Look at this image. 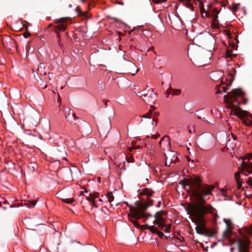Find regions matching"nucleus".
I'll return each mask as SVG.
<instances>
[{
	"label": "nucleus",
	"mask_w": 252,
	"mask_h": 252,
	"mask_svg": "<svg viewBox=\"0 0 252 252\" xmlns=\"http://www.w3.org/2000/svg\"><path fill=\"white\" fill-rule=\"evenodd\" d=\"M183 185L189 186L190 189H193V195L199 201L198 203L189 204L187 206V211L188 214L192 217L193 221L196 225L195 229L197 233L202 234L206 230L204 216L208 213L214 214V210L211 205L204 204V197L211 194L214 187L212 185L202 186L200 179L197 176L187 179Z\"/></svg>",
	"instance_id": "f257e3e1"
},
{
	"label": "nucleus",
	"mask_w": 252,
	"mask_h": 252,
	"mask_svg": "<svg viewBox=\"0 0 252 252\" xmlns=\"http://www.w3.org/2000/svg\"><path fill=\"white\" fill-rule=\"evenodd\" d=\"M164 214L163 212L157 213L154 216L145 213L139 208L132 209L131 212V218L136 220L143 218V222L147 226V228L150 229L153 233H156L157 229L154 227L153 224L155 223L159 226H164V219L162 217Z\"/></svg>",
	"instance_id": "f03ea898"
},
{
	"label": "nucleus",
	"mask_w": 252,
	"mask_h": 252,
	"mask_svg": "<svg viewBox=\"0 0 252 252\" xmlns=\"http://www.w3.org/2000/svg\"><path fill=\"white\" fill-rule=\"evenodd\" d=\"M243 94V92L241 89H234L231 91L229 94L224 96V101L227 104L228 107L232 109L231 113L245 120L246 118H252V115L249 114L247 111L242 110L238 107L239 102L236 99V97L241 96Z\"/></svg>",
	"instance_id": "7ed1b4c3"
},
{
	"label": "nucleus",
	"mask_w": 252,
	"mask_h": 252,
	"mask_svg": "<svg viewBox=\"0 0 252 252\" xmlns=\"http://www.w3.org/2000/svg\"><path fill=\"white\" fill-rule=\"evenodd\" d=\"M238 160L241 161L239 167L240 171L235 174L238 184L239 183V180L242 174L245 176H250L246 180V183L249 186H252V154H249L247 157H241Z\"/></svg>",
	"instance_id": "20e7f679"
},
{
	"label": "nucleus",
	"mask_w": 252,
	"mask_h": 252,
	"mask_svg": "<svg viewBox=\"0 0 252 252\" xmlns=\"http://www.w3.org/2000/svg\"><path fill=\"white\" fill-rule=\"evenodd\" d=\"M195 44L199 47L202 46L211 50L214 48L215 39L208 32H201L196 35L193 40Z\"/></svg>",
	"instance_id": "39448f33"
},
{
	"label": "nucleus",
	"mask_w": 252,
	"mask_h": 252,
	"mask_svg": "<svg viewBox=\"0 0 252 252\" xmlns=\"http://www.w3.org/2000/svg\"><path fill=\"white\" fill-rule=\"evenodd\" d=\"M200 13L203 18H211L212 20V26L213 28L217 27L219 24L218 14L220 13V10L218 8L212 6L209 10H206L203 7H200Z\"/></svg>",
	"instance_id": "423d86ee"
},
{
	"label": "nucleus",
	"mask_w": 252,
	"mask_h": 252,
	"mask_svg": "<svg viewBox=\"0 0 252 252\" xmlns=\"http://www.w3.org/2000/svg\"><path fill=\"white\" fill-rule=\"evenodd\" d=\"M141 97L147 104L153 103L157 98L156 94L154 90L147 87L144 90L140 92Z\"/></svg>",
	"instance_id": "0eeeda50"
},
{
	"label": "nucleus",
	"mask_w": 252,
	"mask_h": 252,
	"mask_svg": "<svg viewBox=\"0 0 252 252\" xmlns=\"http://www.w3.org/2000/svg\"><path fill=\"white\" fill-rule=\"evenodd\" d=\"M238 252H249V245L250 242L248 238L245 236L243 239H238L237 241Z\"/></svg>",
	"instance_id": "6e6552de"
},
{
	"label": "nucleus",
	"mask_w": 252,
	"mask_h": 252,
	"mask_svg": "<svg viewBox=\"0 0 252 252\" xmlns=\"http://www.w3.org/2000/svg\"><path fill=\"white\" fill-rule=\"evenodd\" d=\"M67 19L65 18H61L56 19V23L58 24V25L55 28V32L57 34L58 39H59V33L61 31H64L67 25L66 22Z\"/></svg>",
	"instance_id": "1a4fd4ad"
},
{
	"label": "nucleus",
	"mask_w": 252,
	"mask_h": 252,
	"mask_svg": "<svg viewBox=\"0 0 252 252\" xmlns=\"http://www.w3.org/2000/svg\"><path fill=\"white\" fill-rule=\"evenodd\" d=\"M65 155L66 152L64 146L63 144L57 145L54 151V157L63 160H66L65 157Z\"/></svg>",
	"instance_id": "9d476101"
},
{
	"label": "nucleus",
	"mask_w": 252,
	"mask_h": 252,
	"mask_svg": "<svg viewBox=\"0 0 252 252\" xmlns=\"http://www.w3.org/2000/svg\"><path fill=\"white\" fill-rule=\"evenodd\" d=\"M124 68L125 71L132 75L135 74L138 70L135 64L130 61L126 62L124 64Z\"/></svg>",
	"instance_id": "9b49d317"
},
{
	"label": "nucleus",
	"mask_w": 252,
	"mask_h": 252,
	"mask_svg": "<svg viewBox=\"0 0 252 252\" xmlns=\"http://www.w3.org/2000/svg\"><path fill=\"white\" fill-rule=\"evenodd\" d=\"M56 195L63 202H65L68 204L71 203L73 201L72 197L71 195L67 194L66 190H61L58 192Z\"/></svg>",
	"instance_id": "f8f14e48"
},
{
	"label": "nucleus",
	"mask_w": 252,
	"mask_h": 252,
	"mask_svg": "<svg viewBox=\"0 0 252 252\" xmlns=\"http://www.w3.org/2000/svg\"><path fill=\"white\" fill-rule=\"evenodd\" d=\"M152 113V110H150L147 114L143 115L142 117H139L141 118L140 123L143 122L145 124L151 123L153 126H156L157 123H155L154 118L151 116Z\"/></svg>",
	"instance_id": "ddd939ff"
},
{
	"label": "nucleus",
	"mask_w": 252,
	"mask_h": 252,
	"mask_svg": "<svg viewBox=\"0 0 252 252\" xmlns=\"http://www.w3.org/2000/svg\"><path fill=\"white\" fill-rule=\"evenodd\" d=\"M159 145L161 149L165 152L170 149L169 138L168 136H164L159 141Z\"/></svg>",
	"instance_id": "4468645a"
},
{
	"label": "nucleus",
	"mask_w": 252,
	"mask_h": 252,
	"mask_svg": "<svg viewBox=\"0 0 252 252\" xmlns=\"http://www.w3.org/2000/svg\"><path fill=\"white\" fill-rule=\"evenodd\" d=\"M166 152L164 153V158L169 160V165L172 162H176L177 157L175 156V154L174 152L171 151L170 150L166 151Z\"/></svg>",
	"instance_id": "2eb2a0df"
},
{
	"label": "nucleus",
	"mask_w": 252,
	"mask_h": 252,
	"mask_svg": "<svg viewBox=\"0 0 252 252\" xmlns=\"http://www.w3.org/2000/svg\"><path fill=\"white\" fill-rule=\"evenodd\" d=\"M209 138L206 137L204 135H200L197 137L196 139V143L199 147H200V149H202L205 147V146L209 142Z\"/></svg>",
	"instance_id": "dca6fc26"
},
{
	"label": "nucleus",
	"mask_w": 252,
	"mask_h": 252,
	"mask_svg": "<svg viewBox=\"0 0 252 252\" xmlns=\"http://www.w3.org/2000/svg\"><path fill=\"white\" fill-rule=\"evenodd\" d=\"M63 112L66 120L70 123H72L75 119L73 111L70 108L65 107L63 109Z\"/></svg>",
	"instance_id": "f3484780"
},
{
	"label": "nucleus",
	"mask_w": 252,
	"mask_h": 252,
	"mask_svg": "<svg viewBox=\"0 0 252 252\" xmlns=\"http://www.w3.org/2000/svg\"><path fill=\"white\" fill-rule=\"evenodd\" d=\"M223 76V72L221 70H217L212 72L210 76L211 79L215 81L220 80Z\"/></svg>",
	"instance_id": "a211bd4d"
},
{
	"label": "nucleus",
	"mask_w": 252,
	"mask_h": 252,
	"mask_svg": "<svg viewBox=\"0 0 252 252\" xmlns=\"http://www.w3.org/2000/svg\"><path fill=\"white\" fill-rule=\"evenodd\" d=\"M168 19L173 26H176L180 23V19L174 13L168 15Z\"/></svg>",
	"instance_id": "6ab92c4d"
},
{
	"label": "nucleus",
	"mask_w": 252,
	"mask_h": 252,
	"mask_svg": "<svg viewBox=\"0 0 252 252\" xmlns=\"http://www.w3.org/2000/svg\"><path fill=\"white\" fill-rule=\"evenodd\" d=\"M197 49L198 47L195 44L189 45L188 50V55L193 56L197 54L198 52Z\"/></svg>",
	"instance_id": "aec40b11"
},
{
	"label": "nucleus",
	"mask_w": 252,
	"mask_h": 252,
	"mask_svg": "<svg viewBox=\"0 0 252 252\" xmlns=\"http://www.w3.org/2000/svg\"><path fill=\"white\" fill-rule=\"evenodd\" d=\"M103 201H106L105 199H104V198L101 197L99 198L97 195H94V198L91 200L92 204L95 207L97 208L98 207V205L97 204L98 202H102Z\"/></svg>",
	"instance_id": "412c9836"
},
{
	"label": "nucleus",
	"mask_w": 252,
	"mask_h": 252,
	"mask_svg": "<svg viewBox=\"0 0 252 252\" xmlns=\"http://www.w3.org/2000/svg\"><path fill=\"white\" fill-rule=\"evenodd\" d=\"M37 70L41 76L45 75L47 72V69L46 68L44 63H41L39 64Z\"/></svg>",
	"instance_id": "4be33fe9"
},
{
	"label": "nucleus",
	"mask_w": 252,
	"mask_h": 252,
	"mask_svg": "<svg viewBox=\"0 0 252 252\" xmlns=\"http://www.w3.org/2000/svg\"><path fill=\"white\" fill-rule=\"evenodd\" d=\"M191 0H181L186 8H188L191 12H193L194 11V7L192 4L190 3Z\"/></svg>",
	"instance_id": "5701e85b"
},
{
	"label": "nucleus",
	"mask_w": 252,
	"mask_h": 252,
	"mask_svg": "<svg viewBox=\"0 0 252 252\" xmlns=\"http://www.w3.org/2000/svg\"><path fill=\"white\" fill-rule=\"evenodd\" d=\"M154 193V191L148 188H145L141 191L142 194L147 195L148 197L152 196Z\"/></svg>",
	"instance_id": "b1692460"
},
{
	"label": "nucleus",
	"mask_w": 252,
	"mask_h": 252,
	"mask_svg": "<svg viewBox=\"0 0 252 252\" xmlns=\"http://www.w3.org/2000/svg\"><path fill=\"white\" fill-rule=\"evenodd\" d=\"M102 197L104 198V199H105L106 201H107L110 203L113 201L114 197L112 192H110L105 195H102Z\"/></svg>",
	"instance_id": "393cba45"
},
{
	"label": "nucleus",
	"mask_w": 252,
	"mask_h": 252,
	"mask_svg": "<svg viewBox=\"0 0 252 252\" xmlns=\"http://www.w3.org/2000/svg\"><path fill=\"white\" fill-rule=\"evenodd\" d=\"M88 252H98L96 247L94 246H89L87 248Z\"/></svg>",
	"instance_id": "a878e982"
},
{
	"label": "nucleus",
	"mask_w": 252,
	"mask_h": 252,
	"mask_svg": "<svg viewBox=\"0 0 252 252\" xmlns=\"http://www.w3.org/2000/svg\"><path fill=\"white\" fill-rule=\"evenodd\" d=\"M224 221L225 222L227 228L230 229L232 227V224L230 220L229 219H224Z\"/></svg>",
	"instance_id": "bb28decb"
},
{
	"label": "nucleus",
	"mask_w": 252,
	"mask_h": 252,
	"mask_svg": "<svg viewBox=\"0 0 252 252\" xmlns=\"http://www.w3.org/2000/svg\"><path fill=\"white\" fill-rule=\"evenodd\" d=\"M28 167L30 169L31 171H34L36 168V165L35 163H30L28 165Z\"/></svg>",
	"instance_id": "cd10ccee"
},
{
	"label": "nucleus",
	"mask_w": 252,
	"mask_h": 252,
	"mask_svg": "<svg viewBox=\"0 0 252 252\" xmlns=\"http://www.w3.org/2000/svg\"><path fill=\"white\" fill-rule=\"evenodd\" d=\"M172 93L173 95H178L181 94V91L180 90H174Z\"/></svg>",
	"instance_id": "c85d7f7f"
},
{
	"label": "nucleus",
	"mask_w": 252,
	"mask_h": 252,
	"mask_svg": "<svg viewBox=\"0 0 252 252\" xmlns=\"http://www.w3.org/2000/svg\"><path fill=\"white\" fill-rule=\"evenodd\" d=\"M132 222L133 224V225L137 228H139V224H138V222L136 220H132Z\"/></svg>",
	"instance_id": "c756f323"
},
{
	"label": "nucleus",
	"mask_w": 252,
	"mask_h": 252,
	"mask_svg": "<svg viewBox=\"0 0 252 252\" xmlns=\"http://www.w3.org/2000/svg\"><path fill=\"white\" fill-rule=\"evenodd\" d=\"M154 200L153 199H149V202L147 203V207H150L154 205Z\"/></svg>",
	"instance_id": "7c9ffc66"
},
{
	"label": "nucleus",
	"mask_w": 252,
	"mask_h": 252,
	"mask_svg": "<svg viewBox=\"0 0 252 252\" xmlns=\"http://www.w3.org/2000/svg\"><path fill=\"white\" fill-rule=\"evenodd\" d=\"M167 0H154V2L156 3H159L166 1Z\"/></svg>",
	"instance_id": "2f4dec72"
},
{
	"label": "nucleus",
	"mask_w": 252,
	"mask_h": 252,
	"mask_svg": "<svg viewBox=\"0 0 252 252\" xmlns=\"http://www.w3.org/2000/svg\"><path fill=\"white\" fill-rule=\"evenodd\" d=\"M128 149H129V150H130L131 151H132L133 149H139V147H138V146H130Z\"/></svg>",
	"instance_id": "473e14b6"
},
{
	"label": "nucleus",
	"mask_w": 252,
	"mask_h": 252,
	"mask_svg": "<svg viewBox=\"0 0 252 252\" xmlns=\"http://www.w3.org/2000/svg\"><path fill=\"white\" fill-rule=\"evenodd\" d=\"M247 232L252 236V226L250 227L247 229Z\"/></svg>",
	"instance_id": "72a5a7b5"
},
{
	"label": "nucleus",
	"mask_w": 252,
	"mask_h": 252,
	"mask_svg": "<svg viewBox=\"0 0 252 252\" xmlns=\"http://www.w3.org/2000/svg\"><path fill=\"white\" fill-rule=\"evenodd\" d=\"M140 50L142 51H149V48L148 47H141Z\"/></svg>",
	"instance_id": "f704fd0d"
},
{
	"label": "nucleus",
	"mask_w": 252,
	"mask_h": 252,
	"mask_svg": "<svg viewBox=\"0 0 252 252\" xmlns=\"http://www.w3.org/2000/svg\"><path fill=\"white\" fill-rule=\"evenodd\" d=\"M36 202L35 201H33L31 202V205L29 206L28 207H33L35 205Z\"/></svg>",
	"instance_id": "c9c22d12"
},
{
	"label": "nucleus",
	"mask_w": 252,
	"mask_h": 252,
	"mask_svg": "<svg viewBox=\"0 0 252 252\" xmlns=\"http://www.w3.org/2000/svg\"><path fill=\"white\" fill-rule=\"evenodd\" d=\"M127 162H133L134 161V159L132 158H127Z\"/></svg>",
	"instance_id": "e433bc0d"
},
{
	"label": "nucleus",
	"mask_w": 252,
	"mask_h": 252,
	"mask_svg": "<svg viewBox=\"0 0 252 252\" xmlns=\"http://www.w3.org/2000/svg\"><path fill=\"white\" fill-rule=\"evenodd\" d=\"M84 125L86 127V128H87L88 129L87 130V132H90V128H89V126L88 125V124L84 123Z\"/></svg>",
	"instance_id": "4c0bfd02"
},
{
	"label": "nucleus",
	"mask_w": 252,
	"mask_h": 252,
	"mask_svg": "<svg viewBox=\"0 0 252 252\" xmlns=\"http://www.w3.org/2000/svg\"><path fill=\"white\" fill-rule=\"evenodd\" d=\"M165 165L169 166L170 165H169V160H168V159H167V158H165Z\"/></svg>",
	"instance_id": "58836bf2"
},
{
	"label": "nucleus",
	"mask_w": 252,
	"mask_h": 252,
	"mask_svg": "<svg viewBox=\"0 0 252 252\" xmlns=\"http://www.w3.org/2000/svg\"><path fill=\"white\" fill-rule=\"evenodd\" d=\"M49 79H51V78L52 77H53V73H52L49 72Z\"/></svg>",
	"instance_id": "ea45409f"
},
{
	"label": "nucleus",
	"mask_w": 252,
	"mask_h": 252,
	"mask_svg": "<svg viewBox=\"0 0 252 252\" xmlns=\"http://www.w3.org/2000/svg\"><path fill=\"white\" fill-rule=\"evenodd\" d=\"M160 204H161L160 201H158V204L156 205V206L157 207H159L160 206Z\"/></svg>",
	"instance_id": "a19ab883"
},
{
	"label": "nucleus",
	"mask_w": 252,
	"mask_h": 252,
	"mask_svg": "<svg viewBox=\"0 0 252 252\" xmlns=\"http://www.w3.org/2000/svg\"><path fill=\"white\" fill-rule=\"evenodd\" d=\"M158 136L154 135L152 136V138L154 139H156L158 137Z\"/></svg>",
	"instance_id": "79ce46f5"
},
{
	"label": "nucleus",
	"mask_w": 252,
	"mask_h": 252,
	"mask_svg": "<svg viewBox=\"0 0 252 252\" xmlns=\"http://www.w3.org/2000/svg\"><path fill=\"white\" fill-rule=\"evenodd\" d=\"M166 97H168L169 95V93L168 91H166Z\"/></svg>",
	"instance_id": "37998d69"
},
{
	"label": "nucleus",
	"mask_w": 252,
	"mask_h": 252,
	"mask_svg": "<svg viewBox=\"0 0 252 252\" xmlns=\"http://www.w3.org/2000/svg\"><path fill=\"white\" fill-rule=\"evenodd\" d=\"M250 122H251L250 121H249V122H247V121H246V122H245V123L246 125H249V123H250Z\"/></svg>",
	"instance_id": "c03bdc74"
},
{
	"label": "nucleus",
	"mask_w": 252,
	"mask_h": 252,
	"mask_svg": "<svg viewBox=\"0 0 252 252\" xmlns=\"http://www.w3.org/2000/svg\"><path fill=\"white\" fill-rule=\"evenodd\" d=\"M160 234H158V235L160 236H161L163 235V233L162 232H160L159 233Z\"/></svg>",
	"instance_id": "a18cd8bd"
},
{
	"label": "nucleus",
	"mask_w": 252,
	"mask_h": 252,
	"mask_svg": "<svg viewBox=\"0 0 252 252\" xmlns=\"http://www.w3.org/2000/svg\"><path fill=\"white\" fill-rule=\"evenodd\" d=\"M82 193H83V191H81V192H80V194H79V195H82Z\"/></svg>",
	"instance_id": "49530a36"
},
{
	"label": "nucleus",
	"mask_w": 252,
	"mask_h": 252,
	"mask_svg": "<svg viewBox=\"0 0 252 252\" xmlns=\"http://www.w3.org/2000/svg\"><path fill=\"white\" fill-rule=\"evenodd\" d=\"M82 2H84L85 1V0H81Z\"/></svg>",
	"instance_id": "de8ad7c7"
},
{
	"label": "nucleus",
	"mask_w": 252,
	"mask_h": 252,
	"mask_svg": "<svg viewBox=\"0 0 252 252\" xmlns=\"http://www.w3.org/2000/svg\"><path fill=\"white\" fill-rule=\"evenodd\" d=\"M223 196H226V194L224 193H223Z\"/></svg>",
	"instance_id": "09e8293b"
},
{
	"label": "nucleus",
	"mask_w": 252,
	"mask_h": 252,
	"mask_svg": "<svg viewBox=\"0 0 252 252\" xmlns=\"http://www.w3.org/2000/svg\"><path fill=\"white\" fill-rule=\"evenodd\" d=\"M228 35L229 36L230 35V33L229 32H228Z\"/></svg>",
	"instance_id": "8fccbe9b"
}]
</instances>
